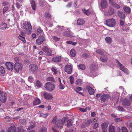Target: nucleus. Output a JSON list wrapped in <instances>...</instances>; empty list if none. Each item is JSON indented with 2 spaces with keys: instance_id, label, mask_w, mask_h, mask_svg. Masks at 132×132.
I'll return each mask as SVG.
<instances>
[{
  "instance_id": "1",
  "label": "nucleus",
  "mask_w": 132,
  "mask_h": 132,
  "mask_svg": "<svg viewBox=\"0 0 132 132\" xmlns=\"http://www.w3.org/2000/svg\"><path fill=\"white\" fill-rule=\"evenodd\" d=\"M23 27L26 30L27 34H30L31 33L32 27L30 22L26 21L24 23Z\"/></svg>"
},
{
  "instance_id": "2",
  "label": "nucleus",
  "mask_w": 132,
  "mask_h": 132,
  "mask_svg": "<svg viewBox=\"0 0 132 132\" xmlns=\"http://www.w3.org/2000/svg\"><path fill=\"white\" fill-rule=\"evenodd\" d=\"M67 119V117H65L62 118L61 120H58L56 121L55 126L58 128H61L63 127V124L64 123Z\"/></svg>"
},
{
  "instance_id": "3",
  "label": "nucleus",
  "mask_w": 132,
  "mask_h": 132,
  "mask_svg": "<svg viewBox=\"0 0 132 132\" xmlns=\"http://www.w3.org/2000/svg\"><path fill=\"white\" fill-rule=\"evenodd\" d=\"M45 89L50 92L53 91L55 88V85L52 82H47L44 85Z\"/></svg>"
},
{
  "instance_id": "4",
  "label": "nucleus",
  "mask_w": 132,
  "mask_h": 132,
  "mask_svg": "<svg viewBox=\"0 0 132 132\" xmlns=\"http://www.w3.org/2000/svg\"><path fill=\"white\" fill-rule=\"evenodd\" d=\"M117 65L120 70L123 71L126 75H128L129 73V71L127 68L125 67L124 66L121 64L118 60H117Z\"/></svg>"
},
{
  "instance_id": "5",
  "label": "nucleus",
  "mask_w": 132,
  "mask_h": 132,
  "mask_svg": "<svg viewBox=\"0 0 132 132\" xmlns=\"http://www.w3.org/2000/svg\"><path fill=\"white\" fill-rule=\"evenodd\" d=\"M116 21L114 19L111 18L106 20V24L108 26L111 27H114L116 24Z\"/></svg>"
},
{
  "instance_id": "6",
  "label": "nucleus",
  "mask_w": 132,
  "mask_h": 132,
  "mask_svg": "<svg viewBox=\"0 0 132 132\" xmlns=\"http://www.w3.org/2000/svg\"><path fill=\"white\" fill-rule=\"evenodd\" d=\"M18 131L16 132V128L13 126L9 128L7 130V132H25V130H21L20 128H17Z\"/></svg>"
},
{
  "instance_id": "7",
  "label": "nucleus",
  "mask_w": 132,
  "mask_h": 132,
  "mask_svg": "<svg viewBox=\"0 0 132 132\" xmlns=\"http://www.w3.org/2000/svg\"><path fill=\"white\" fill-rule=\"evenodd\" d=\"M23 67L22 63L19 62H16L14 65V68L15 71L17 73H18L19 71L21 70Z\"/></svg>"
},
{
  "instance_id": "8",
  "label": "nucleus",
  "mask_w": 132,
  "mask_h": 132,
  "mask_svg": "<svg viewBox=\"0 0 132 132\" xmlns=\"http://www.w3.org/2000/svg\"><path fill=\"white\" fill-rule=\"evenodd\" d=\"M72 65L70 63H68L65 67L64 70L65 72L68 74H70L72 71Z\"/></svg>"
},
{
  "instance_id": "9",
  "label": "nucleus",
  "mask_w": 132,
  "mask_h": 132,
  "mask_svg": "<svg viewBox=\"0 0 132 132\" xmlns=\"http://www.w3.org/2000/svg\"><path fill=\"white\" fill-rule=\"evenodd\" d=\"M29 68L30 72L33 73H36L37 71V66L35 64H30L29 66Z\"/></svg>"
},
{
  "instance_id": "10",
  "label": "nucleus",
  "mask_w": 132,
  "mask_h": 132,
  "mask_svg": "<svg viewBox=\"0 0 132 132\" xmlns=\"http://www.w3.org/2000/svg\"><path fill=\"white\" fill-rule=\"evenodd\" d=\"M43 94L44 98L47 100H48L51 99L53 98L52 94L50 93H48L46 92H42L41 93V95Z\"/></svg>"
},
{
  "instance_id": "11",
  "label": "nucleus",
  "mask_w": 132,
  "mask_h": 132,
  "mask_svg": "<svg viewBox=\"0 0 132 132\" xmlns=\"http://www.w3.org/2000/svg\"><path fill=\"white\" fill-rule=\"evenodd\" d=\"M6 93L0 91V101L2 102H5L6 100Z\"/></svg>"
},
{
  "instance_id": "12",
  "label": "nucleus",
  "mask_w": 132,
  "mask_h": 132,
  "mask_svg": "<svg viewBox=\"0 0 132 132\" xmlns=\"http://www.w3.org/2000/svg\"><path fill=\"white\" fill-rule=\"evenodd\" d=\"M95 67L93 65H92L90 67L91 72L89 74V75L91 77H94L96 76L95 74L96 70H95Z\"/></svg>"
},
{
  "instance_id": "13",
  "label": "nucleus",
  "mask_w": 132,
  "mask_h": 132,
  "mask_svg": "<svg viewBox=\"0 0 132 132\" xmlns=\"http://www.w3.org/2000/svg\"><path fill=\"white\" fill-rule=\"evenodd\" d=\"M45 40V38L42 36H39L36 40V44L38 45L42 44L43 42Z\"/></svg>"
},
{
  "instance_id": "14",
  "label": "nucleus",
  "mask_w": 132,
  "mask_h": 132,
  "mask_svg": "<svg viewBox=\"0 0 132 132\" xmlns=\"http://www.w3.org/2000/svg\"><path fill=\"white\" fill-rule=\"evenodd\" d=\"M5 65L7 69L12 71L13 67V64L11 62H7L5 63Z\"/></svg>"
},
{
  "instance_id": "15",
  "label": "nucleus",
  "mask_w": 132,
  "mask_h": 132,
  "mask_svg": "<svg viewBox=\"0 0 132 132\" xmlns=\"http://www.w3.org/2000/svg\"><path fill=\"white\" fill-rule=\"evenodd\" d=\"M122 104L123 106H129L130 105V101L127 99L125 98L122 101Z\"/></svg>"
},
{
  "instance_id": "16",
  "label": "nucleus",
  "mask_w": 132,
  "mask_h": 132,
  "mask_svg": "<svg viewBox=\"0 0 132 132\" xmlns=\"http://www.w3.org/2000/svg\"><path fill=\"white\" fill-rule=\"evenodd\" d=\"M101 7L102 9L106 8L108 6L106 0H102L101 3Z\"/></svg>"
},
{
  "instance_id": "17",
  "label": "nucleus",
  "mask_w": 132,
  "mask_h": 132,
  "mask_svg": "<svg viewBox=\"0 0 132 132\" xmlns=\"http://www.w3.org/2000/svg\"><path fill=\"white\" fill-rule=\"evenodd\" d=\"M108 124L107 123H104L101 125L102 129L103 132H106Z\"/></svg>"
},
{
  "instance_id": "18",
  "label": "nucleus",
  "mask_w": 132,
  "mask_h": 132,
  "mask_svg": "<svg viewBox=\"0 0 132 132\" xmlns=\"http://www.w3.org/2000/svg\"><path fill=\"white\" fill-rule=\"evenodd\" d=\"M83 12L86 15H89L90 14L93 13V11L91 9H89L87 10H86L85 9L82 10Z\"/></svg>"
},
{
  "instance_id": "19",
  "label": "nucleus",
  "mask_w": 132,
  "mask_h": 132,
  "mask_svg": "<svg viewBox=\"0 0 132 132\" xmlns=\"http://www.w3.org/2000/svg\"><path fill=\"white\" fill-rule=\"evenodd\" d=\"M16 81L19 82L20 84H22L23 86L25 84V83L24 80L20 77H16Z\"/></svg>"
},
{
  "instance_id": "20",
  "label": "nucleus",
  "mask_w": 132,
  "mask_h": 132,
  "mask_svg": "<svg viewBox=\"0 0 132 132\" xmlns=\"http://www.w3.org/2000/svg\"><path fill=\"white\" fill-rule=\"evenodd\" d=\"M61 60V56H57L54 57L52 59V60L55 62H59Z\"/></svg>"
},
{
  "instance_id": "21",
  "label": "nucleus",
  "mask_w": 132,
  "mask_h": 132,
  "mask_svg": "<svg viewBox=\"0 0 132 132\" xmlns=\"http://www.w3.org/2000/svg\"><path fill=\"white\" fill-rule=\"evenodd\" d=\"M109 96L108 94L103 95L101 97V101L104 102L107 100L109 98Z\"/></svg>"
},
{
  "instance_id": "22",
  "label": "nucleus",
  "mask_w": 132,
  "mask_h": 132,
  "mask_svg": "<svg viewBox=\"0 0 132 132\" xmlns=\"http://www.w3.org/2000/svg\"><path fill=\"white\" fill-rule=\"evenodd\" d=\"M63 35L65 36L69 37H71L73 36L72 32L69 31H65L63 33Z\"/></svg>"
},
{
  "instance_id": "23",
  "label": "nucleus",
  "mask_w": 132,
  "mask_h": 132,
  "mask_svg": "<svg viewBox=\"0 0 132 132\" xmlns=\"http://www.w3.org/2000/svg\"><path fill=\"white\" fill-rule=\"evenodd\" d=\"M7 27V24L4 22H3L0 24V29L2 30H5Z\"/></svg>"
},
{
  "instance_id": "24",
  "label": "nucleus",
  "mask_w": 132,
  "mask_h": 132,
  "mask_svg": "<svg viewBox=\"0 0 132 132\" xmlns=\"http://www.w3.org/2000/svg\"><path fill=\"white\" fill-rule=\"evenodd\" d=\"M85 22V21L84 20L81 19H80L77 20V23L78 25H81L84 24Z\"/></svg>"
},
{
  "instance_id": "25",
  "label": "nucleus",
  "mask_w": 132,
  "mask_h": 132,
  "mask_svg": "<svg viewBox=\"0 0 132 132\" xmlns=\"http://www.w3.org/2000/svg\"><path fill=\"white\" fill-rule=\"evenodd\" d=\"M123 9L125 13L127 14L130 13L131 9L128 6H124L123 7Z\"/></svg>"
},
{
  "instance_id": "26",
  "label": "nucleus",
  "mask_w": 132,
  "mask_h": 132,
  "mask_svg": "<svg viewBox=\"0 0 132 132\" xmlns=\"http://www.w3.org/2000/svg\"><path fill=\"white\" fill-rule=\"evenodd\" d=\"M30 2L33 10L35 11L36 10V5L35 1L34 0H31Z\"/></svg>"
},
{
  "instance_id": "27",
  "label": "nucleus",
  "mask_w": 132,
  "mask_h": 132,
  "mask_svg": "<svg viewBox=\"0 0 132 132\" xmlns=\"http://www.w3.org/2000/svg\"><path fill=\"white\" fill-rule=\"evenodd\" d=\"M40 102L39 99L37 98H35L33 102V104L34 105H38L40 103Z\"/></svg>"
},
{
  "instance_id": "28",
  "label": "nucleus",
  "mask_w": 132,
  "mask_h": 132,
  "mask_svg": "<svg viewBox=\"0 0 132 132\" xmlns=\"http://www.w3.org/2000/svg\"><path fill=\"white\" fill-rule=\"evenodd\" d=\"M37 34L38 35L39 34H43V31L41 28L39 26L37 27Z\"/></svg>"
},
{
  "instance_id": "29",
  "label": "nucleus",
  "mask_w": 132,
  "mask_h": 132,
  "mask_svg": "<svg viewBox=\"0 0 132 132\" xmlns=\"http://www.w3.org/2000/svg\"><path fill=\"white\" fill-rule=\"evenodd\" d=\"M118 15L122 19H124L125 16L122 12L118 11Z\"/></svg>"
},
{
  "instance_id": "30",
  "label": "nucleus",
  "mask_w": 132,
  "mask_h": 132,
  "mask_svg": "<svg viewBox=\"0 0 132 132\" xmlns=\"http://www.w3.org/2000/svg\"><path fill=\"white\" fill-rule=\"evenodd\" d=\"M86 88L88 89V92L90 94L92 95L94 94V90L92 88L89 86H87Z\"/></svg>"
},
{
  "instance_id": "31",
  "label": "nucleus",
  "mask_w": 132,
  "mask_h": 132,
  "mask_svg": "<svg viewBox=\"0 0 132 132\" xmlns=\"http://www.w3.org/2000/svg\"><path fill=\"white\" fill-rule=\"evenodd\" d=\"M114 13V11L113 9L111 8L109 9L108 11L107 15H111L113 14Z\"/></svg>"
},
{
  "instance_id": "32",
  "label": "nucleus",
  "mask_w": 132,
  "mask_h": 132,
  "mask_svg": "<svg viewBox=\"0 0 132 132\" xmlns=\"http://www.w3.org/2000/svg\"><path fill=\"white\" fill-rule=\"evenodd\" d=\"M5 70L4 67L3 66L0 67V75L3 76L5 73Z\"/></svg>"
},
{
  "instance_id": "33",
  "label": "nucleus",
  "mask_w": 132,
  "mask_h": 132,
  "mask_svg": "<svg viewBox=\"0 0 132 132\" xmlns=\"http://www.w3.org/2000/svg\"><path fill=\"white\" fill-rule=\"evenodd\" d=\"M100 59L101 61L103 62H107L108 58L106 55L102 56L100 57Z\"/></svg>"
},
{
  "instance_id": "34",
  "label": "nucleus",
  "mask_w": 132,
  "mask_h": 132,
  "mask_svg": "<svg viewBox=\"0 0 132 132\" xmlns=\"http://www.w3.org/2000/svg\"><path fill=\"white\" fill-rule=\"evenodd\" d=\"M115 128L114 126L111 125L109 126V132H115Z\"/></svg>"
},
{
  "instance_id": "35",
  "label": "nucleus",
  "mask_w": 132,
  "mask_h": 132,
  "mask_svg": "<svg viewBox=\"0 0 132 132\" xmlns=\"http://www.w3.org/2000/svg\"><path fill=\"white\" fill-rule=\"evenodd\" d=\"M42 24L44 26H47L48 27H51L52 26V23L49 24L48 22L45 21H43L42 22Z\"/></svg>"
},
{
  "instance_id": "36",
  "label": "nucleus",
  "mask_w": 132,
  "mask_h": 132,
  "mask_svg": "<svg viewBox=\"0 0 132 132\" xmlns=\"http://www.w3.org/2000/svg\"><path fill=\"white\" fill-rule=\"evenodd\" d=\"M105 41L108 44H111L112 42V39L110 37H107L105 39Z\"/></svg>"
},
{
  "instance_id": "37",
  "label": "nucleus",
  "mask_w": 132,
  "mask_h": 132,
  "mask_svg": "<svg viewBox=\"0 0 132 132\" xmlns=\"http://www.w3.org/2000/svg\"><path fill=\"white\" fill-rule=\"evenodd\" d=\"M13 15L14 17V20H15V19H19V14L16 11H14V12H13Z\"/></svg>"
},
{
  "instance_id": "38",
  "label": "nucleus",
  "mask_w": 132,
  "mask_h": 132,
  "mask_svg": "<svg viewBox=\"0 0 132 132\" xmlns=\"http://www.w3.org/2000/svg\"><path fill=\"white\" fill-rule=\"evenodd\" d=\"M18 38L21 40L24 43H25L26 41L25 38L23 36H22L21 35H19L18 37Z\"/></svg>"
},
{
  "instance_id": "39",
  "label": "nucleus",
  "mask_w": 132,
  "mask_h": 132,
  "mask_svg": "<svg viewBox=\"0 0 132 132\" xmlns=\"http://www.w3.org/2000/svg\"><path fill=\"white\" fill-rule=\"evenodd\" d=\"M70 54L71 56L74 57L76 55V53L75 50L72 49L70 51Z\"/></svg>"
},
{
  "instance_id": "40",
  "label": "nucleus",
  "mask_w": 132,
  "mask_h": 132,
  "mask_svg": "<svg viewBox=\"0 0 132 132\" xmlns=\"http://www.w3.org/2000/svg\"><path fill=\"white\" fill-rule=\"evenodd\" d=\"M42 84L39 81H37L35 85L36 87H37V88H40Z\"/></svg>"
},
{
  "instance_id": "41",
  "label": "nucleus",
  "mask_w": 132,
  "mask_h": 132,
  "mask_svg": "<svg viewBox=\"0 0 132 132\" xmlns=\"http://www.w3.org/2000/svg\"><path fill=\"white\" fill-rule=\"evenodd\" d=\"M112 5V6L114 7L115 8L117 9H119L120 8V6L118 4L114 3H113L112 4H110Z\"/></svg>"
},
{
  "instance_id": "42",
  "label": "nucleus",
  "mask_w": 132,
  "mask_h": 132,
  "mask_svg": "<svg viewBox=\"0 0 132 132\" xmlns=\"http://www.w3.org/2000/svg\"><path fill=\"white\" fill-rule=\"evenodd\" d=\"M78 69L80 68V69L82 70H84L85 68V65L82 64H80L79 66L78 67Z\"/></svg>"
},
{
  "instance_id": "43",
  "label": "nucleus",
  "mask_w": 132,
  "mask_h": 132,
  "mask_svg": "<svg viewBox=\"0 0 132 132\" xmlns=\"http://www.w3.org/2000/svg\"><path fill=\"white\" fill-rule=\"evenodd\" d=\"M45 16L47 18H50L51 17V15L48 12H46L44 14Z\"/></svg>"
},
{
  "instance_id": "44",
  "label": "nucleus",
  "mask_w": 132,
  "mask_h": 132,
  "mask_svg": "<svg viewBox=\"0 0 132 132\" xmlns=\"http://www.w3.org/2000/svg\"><path fill=\"white\" fill-rule=\"evenodd\" d=\"M82 80L80 79H78L76 81V83L77 85L80 86L82 83Z\"/></svg>"
},
{
  "instance_id": "45",
  "label": "nucleus",
  "mask_w": 132,
  "mask_h": 132,
  "mask_svg": "<svg viewBox=\"0 0 132 132\" xmlns=\"http://www.w3.org/2000/svg\"><path fill=\"white\" fill-rule=\"evenodd\" d=\"M46 3V2L44 0H40L39 2V4L40 6L44 5Z\"/></svg>"
},
{
  "instance_id": "46",
  "label": "nucleus",
  "mask_w": 132,
  "mask_h": 132,
  "mask_svg": "<svg viewBox=\"0 0 132 132\" xmlns=\"http://www.w3.org/2000/svg\"><path fill=\"white\" fill-rule=\"evenodd\" d=\"M46 53V54L48 56H51L53 55V54L52 53V50L50 48H49Z\"/></svg>"
},
{
  "instance_id": "47",
  "label": "nucleus",
  "mask_w": 132,
  "mask_h": 132,
  "mask_svg": "<svg viewBox=\"0 0 132 132\" xmlns=\"http://www.w3.org/2000/svg\"><path fill=\"white\" fill-rule=\"evenodd\" d=\"M48 115V114L47 113H46V114H44L41 113H40L39 116L40 117H42L44 118H46L47 117Z\"/></svg>"
},
{
  "instance_id": "48",
  "label": "nucleus",
  "mask_w": 132,
  "mask_h": 132,
  "mask_svg": "<svg viewBox=\"0 0 132 132\" xmlns=\"http://www.w3.org/2000/svg\"><path fill=\"white\" fill-rule=\"evenodd\" d=\"M51 70L53 72V75H56L57 73V71L56 69L54 67H52V68L51 69Z\"/></svg>"
},
{
  "instance_id": "49",
  "label": "nucleus",
  "mask_w": 132,
  "mask_h": 132,
  "mask_svg": "<svg viewBox=\"0 0 132 132\" xmlns=\"http://www.w3.org/2000/svg\"><path fill=\"white\" fill-rule=\"evenodd\" d=\"M28 80L29 82H32L34 81V79L32 76H29L28 77Z\"/></svg>"
},
{
  "instance_id": "50",
  "label": "nucleus",
  "mask_w": 132,
  "mask_h": 132,
  "mask_svg": "<svg viewBox=\"0 0 132 132\" xmlns=\"http://www.w3.org/2000/svg\"><path fill=\"white\" fill-rule=\"evenodd\" d=\"M66 43L68 44H71L73 45H75L77 43L76 42H74L71 41H67Z\"/></svg>"
},
{
  "instance_id": "51",
  "label": "nucleus",
  "mask_w": 132,
  "mask_h": 132,
  "mask_svg": "<svg viewBox=\"0 0 132 132\" xmlns=\"http://www.w3.org/2000/svg\"><path fill=\"white\" fill-rule=\"evenodd\" d=\"M59 88L61 89H63L64 88V86L63 84H59L58 85Z\"/></svg>"
},
{
  "instance_id": "52",
  "label": "nucleus",
  "mask_w": 132,
  "mask_h": 132,
  "mask_svg": "<svg viewBox=\"0 0 132 132\" xmlns=\"http://www.w3.org/2000/svg\"><path fill=\"white\" fill-rule=\"evenodd\" d=\"M16 7L18 9H21L22 8V6L18 2L16 3Z\"/></svg>"
},
{
  "instance_id": "53",
  "label": "nucleus",
  "mask_w": 132,
  "mask_h": 132,
  "mask_svg": "<svg viewBox=\"0 0 132 132\" xmlns=\"http://www.w3.org/2000/svg\"><path fill=\"white\" fill-rule=\"evenodd\" d=\"M49 48L48 47L46 46H44L43 48V50L44 52L46 53L48 50Z\"/></svg>"
},
{
  "instance_id": "54",
  "label": "nucleus",
  "mask_w": 132,
  "mask_h": 132,
  "mask_svg": "<svg viewBox=\"0 0 132 132\" xmlns=\"http://www.w3.org/2000/svg\"><path fill=\"white\" fill-rule=\"evenodd\" d=\"M117 109L118 110L120 111H124L123 108L122 107L120 106H118L117 108Z\"/></svg>"
},
{
  "instance_id": "55",
  "label": "nucleus",
  "mask_w": 132,
  "mask_h": 132,
  "mask_svg": "<svg viewBox=\"0 0 132 132\" xmlns=\"http://www.w3.org/2000/svg\"><path fill=\"white\" fill-rule=\"evenodd\" d=\"M47 128L45 127L42 128L40 131L39 132H46Z\"/></svg>"
},
{
  "instance_id": "56",
  "label": "nucleus",
  "mask_w": 132,
  "mask_h": 132,
  "mask_svg": "<svg viewBox=\"0 0 132 132\" xmlns=\"http://www.w3.org/2000/svg\"><path fill=\"white\" fill-rule=\"evenodd\" d=\"M96 52L97 53L99 54L100 55H102L104 53L103 51H101V50L98 49L96 51Z\"/></svg>"
},
{
  "instance_id": "57",
  "label": "nucleus",
  "mask_w": 132,
  "mask_h": 132,
  "mask_svg": "<svg viewBox=\"0 0 132 132\" xmlns=\"http://www.w3.org/2000/svg\"><path fill=\"white\" fill-rule=\"evenodd\" d=\"M69 78L70 82L71 84H72L73 82L74 78L72 76H70L69 77Z\"/></svg>"
},
{
  "instance_id": "58",
  "label": "nucleus",
  "mask_w": 132,
  "mask_h": 132,
  "mask_svg": "<svg viewBox=\"0 0 132 132\" xmlns=\"http://www.w3.org/2000/svg\"><path fill=\"white\" fill-rule=\"evenodd\" d=\"M19 121L20 123L22 124L25 125L26 124V121L25 120H20Z\"/></svg>"
},
{
  "instance_id": "59",
  "label": "nucleus",
  "mask_w": 132,
  "mask_h": 132,
  "mask_svg": "<svg viewBox=\"0 0 132 132\" xmlns=\"http://www.w3.org/2000/svg\"><path fill=\"white\" fill-rule=\"evenodd\" d=\"M119 0H109V3L110 4H112V3L114 2H118Z\"/></svg>"
},
{
  "instance_id": "60",
  "label": "nucleus",
  "mask_w": 132,
  "mask_h": 132,
  "mask_svg": "<svg viewBox=\"0 0 132 132\" xmlns=\"http://www.w3.org/2000/svg\"><path fill=\"white\" fill-rule=\"evenodd\" d=\"M122 132H128L126 128L124 127H123L122 128Z\"/></svg>"
},
{
  "instance_id": "61",
  "label": "nucleus",
  "mask_w": 132,
  "mask_h": 132,
  "mask_svg": "<svg viewBox=\"0 0 132 132\" xmlns=\"http://www.w3.org/2000/svg\"><path fill=\"white\" fill-rule=\"evenodd\" d=\"M35 126L36 125L35 124H34L32 125H31L28 127V128L27 129V130H30V129H32V128L35 127Z\"/></svg>"
},
{
  "instance_id": "62",
  "label": "nucleus",
  "mask_w": 132,
  "mask_h": 132,
  "mask_svg": "<svg viewBox=\"0 0 132 132\" xmlns=\"http://www.w3.org/2000/svg\"><path fill=\"white\" fill-rule=\"evenodd\" d=\"M67 122H68V123L67 125V126H70L72 125V123L71 122V120H69Z\"/></svg>"
},
{
  "instance_id": "63",
  "label": "nucleus",
  "mask_w": 132,
  "mask_h": 132,
  "mask_svg": "<svg viewBox=\"0 0 132 132\" xmlns=\"http://www.w3.org/2000/svg\"><path fill=\"white\" fill-rule=\"evenodd\" d=\"M47 80L52 81H54V78L53 77H50L47 78Z\"/></svg>"
},
{
  "instance_id": "64",
  "label": "nucleus",
  "mask_w": 132,
  "mask_h": 132,
  "mask_svg": "<svg viewBox=\"0 0 132 132\" xmlns=\"http://www.w3.org/2000/svg\"><path fill=\"white\" fill-rule=\"evenodd\" d=\"M53 40L56 42H57L59 41L60 38L56 36H54L53 37Z\"/></svg>"
}]
</instances>
